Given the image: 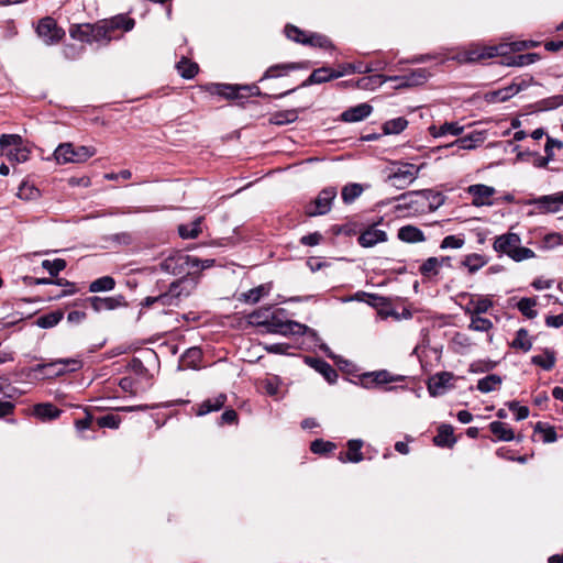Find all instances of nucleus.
<instances>
[{"mask_svg": "<svg viewBox=\"0 0 563 563\" xmlns=\"http://www.w3.org/2000/svg\"><path fill=\"white\" fill-rule=\"evenodd\" d=\"M57 365H71L70 371H78L82 366L79 358H58L49 363H41L33 367L34 372H43L45 368H55Z\"/></svg>", "mask_w": 563, "mask_h": 563, "instance_id": "7c9ffc66", "label": "nucleus"}, {"mask_svg": "<svg viewBox=\"0 0 563 563\" xmlns=\"http://www.w3.org/2000/svg\"><path fill=\"white\" fill-rule=\"evenodd\" d=\"M429 131L434 137L444 136L446 134L460 135L463 132V126L459 125L456 122H445L439 128L435 125L430 126Z\"/></svg>", "mask_w": 563, "mask_h": 563, "instance_id": "2f4dec72", "label": "nucleus"}, {"mask_svg": "<svg viewBox=\"0 0 563 563\" xmlns=\"http://www.w3.org/2000/svg\"><path fill=\"white\" fill-rule=\"evenodd\" d=\"M283 312V309L272 311L268 323L265 327L266 331L284 335L303 333L307 327L296 321L284 320Z\"/></svg>", "mask_w": 563, "mask_h": 563, "instance_id": "423d86ee", "label": "nucleus"}, {"mask_svg": "<svg viewBox=\"0 0 563 563\" xmlns=\"http://www.w3.org/2000/svg\"><path fill=\"white\" fill-rule=\"evenodd\" d=\"M305 44L321 48H329L332 46L330 40L327 36L316 33L307 35Z\"/></svg>", "mask_w": 563, "mask_h": 563, "instance_id": "6e6d98bb", "label": "nucleus"}, {"mask_svg": "<svg viewBox=\"0 0 563 563\" xmlns=\"http://www.w3.org/2000/svg\"><path fill=\"white\" fill-rule=\"evenodd\" d=\"M322 240V234L319 232H313L307 235H303L300 239V243L307 246H316L318 245Z\"/></svg>", "mask_w": 563, "mask_h": 563, "instance_id": "69168bd1", "label": "nucleus"}, {"mask_svg": "<svg viewBox=\"0 0 563 563\" xmlns=\"http://www.w3.org/2000/svg\"><path fill=\"white\" fill-rule=\"evenodd\" d=\"M387 240L388 235L386 231L378 229L377 224H371L361 232L357 242L363 247H373Z\"/></svg>", "mask_w": 563, "mask_h": 563, "instance_id": "dca6fc26", "label": "nucleus"}, {"mask_svg": "<svg viewBox=\"0 0 563 563\" xmlns=\"http://www.w3.org/2000/svg\"><path fill=\"white\" fill-rule=\"evenodd\" d=\"M520 236L516 233H506L495 239L493 247L496 252L507 254L511 260L521 262L534 257V252L521 246Z\"/></svg>", "mask_w": 563, "mask_h": 563, "instance_id": "f03ea898", "label": "nucleus"}, {"mask_svg": "<svg viewBox=\"0 0 563 563\" xmlns=\"http://www.w3.org/2000/svg\"><path fill=\"white\" fill-rule=\"evenodd\" d=\"M196 287V282L189 278H180L169 285L168 291L177 303L188 297Z\"/></svg>", "mask_w": 563, "mask_h": 563, "instance_id": "6ab92c4d", "label": "nucleus"}, {"mask_svg": "<svg viewBox=\"0 0 563 563\" xmlns=\"http://www.w3.org/2000/svg\"><path fill=\"white\" fill-rule=\"evenodd\" d=\"M36 33L47 45L56 44L65 36L64 30L51 16L40 20Z\"/></svg>", "mask_w": 563, "mask_h": 563, "instance_id": "9b49d317", "label": "nucleus"}, {"mask_svg": "<svg viewBox=\"0 0 563 563\" xmlns=\"http://www.w3.org/2000/svg\"><path fill=\"white\" fill-rule=\"evenodd\" d=\"M177 69L181 77L186 79H191L196 76L198 73V65L196 63H192L186 58H183L177 63Z\"/></svg>", "mask_w": 563, "mask_h": 563, "instance_id": "09e8293b", "label": "nucleus"}, {"mask_svg": "<svg viewBox=\"0 0 563 563\" xmlns=\"http://www.w3.org/2000/svg\"><path fill=\"white\" fill-rule=\"evenodd\" d=\"M562 242V236L559 233H549L542 240V246L544 249H552L560 245Z\"/></svg>", "mask_w": 563, "mask_h": 563, "instance_id": "0e129e2a", "label": "nucleus"}, {"mask_svg": "<svg viewBox=\"0 0 563 563\" xmlns=\"http://www.w3.org/2000/svg\"><path fill=\"white\" fill-rule=\"evenodd\" d=\"M539 58L538 54L528 53L516 57L514 64L517 66H525L534 63Z\"/></svg>", "mask_w": 563, "mask_h": 563, "instance_id": "774afa93", "label": "nucleus"}, {"mask_svg": "<svg viewBox=\"0 0 563 563\" xmlns=\"http://www.w3.org/2000/svg\"><path fill=\"white\" fill-rule=\"evenodd\" d=\"M115 287V280L111 276L97 278L89 285L90 292L110 291Z\"/></svg>", "mask_w": 563, "mask_h": 563, "instance_id": "a19ab883", "label": "nucleus"}, {"mask_svg": "<svg viewBox=\"0 0 563 563\" xmlns=\"http://www.w3.org/2000/svg\"><path fill=\"white\" fill-rule=\"evenodd\" d=\"M307 363L319 372L329 383H334L338 378V372L328 362L321 358H307Z\"/></svg>", "mask_w": 563, "mask_h": 563, "instance_id": "b1692460", "label": "nucleus"}, {"mask_svg": "<svg viewBox=\"0 0 563 563\" xmlns=\"http://www.w3.org/2000/svg\"><path fill=\"white\" fill-rule=\"evenodd\" d=\"M343 76V73H334V69L329 67H321L314 69L311 75L300 85L307 87L310 85L323 84L331 79H336Z\"/></svg>", "mask_w": 563, "mask_h": 563, "instance_id": "aec40b11", "label": "nucleus"}, {"mask_svg": "<svg viewBox=\"0 0 563 563\" xmlns=\"http://www.w3.org/2000/svg\"><path fill=\"white\" fill-rule=\"evenodd\" d=\"M373 111V108L368 103H360L355 107H351L341 113V120L343 122H360L366 119Z\"/></svg>", "mask_w": 563, "mask_h": 563, "instance_id": "412c9836", "label": "nucleus"}, {"mask_svg": "<svg viewBox=\"0 0 563 563\" xmlns=\"http://www.w3.org/2000/svg\"><path fill=\"white\" fill-rule=\"evenodd\" d=\"M452 378L453 374L449 372H441L433 375L428 382V391L434 397L442 395Z\"/></svg>", "mask_w": 563, "mask_h": 563, "instance_id": "4be33fe9", "label": "nucleus"}, {"mask_svg": "<svg viewBox=\"0 0 563 563\" xmlns=\"http://www.w3.org/2000/svg\"><path fill=\"white\" fill-rule=\"evenodd\" d=\"M121 423V418L118 415L108 413L97 419V424L100 428L118 429Z\"/></svg>", "mask_w": 563, "mask_h": 563, "instance_id": "4d7b16f0", "label": "nucleus"}, {"mask_svg": "<svg viewBox=\"0 0 563 563\" xmlns=\"http://www.w3.org/2000/svg\"><path fill=\"white\" fill-rule=\"evenodd\" d=\"M300 67H301V65L298 63H285V64L273 65L266 69L263 77L261 78V81H263L265 79L278 78V77L286 76L289 71L299 69Z\"/></svg>", "mask_w": 563, "mask_h": 563, "instance_id": "bb28decb", "label": "nucleus"}, {"mask_svg": "<svg viewBox=\"0 0 563 563\" xmlns=\"http://www.w3.org/2000/svg\"><path fill=\"white\" fill-rule=\"evenodd\" d=\"M271 290V285H260L255 288L250 289L247 292L243 294L245 301L251 303H256L261 300L262 297L268 295Z\"/></svg>", "mask_w": 563, "mask_h": 563, "instance_id": "de8ad7c7", "label": "nucleus"}, {"mask_svg": "<svg viewBox=\"0 0 563 563\" xmlns=\"http://www.w3.org/2000/svg\"><path fill=\"white\" fill-rule=\"evenodd\" d=\"M272 311L271 307H262L249 314V322L253 325L265 328Z\"/></svg>", "mask_w": 563, "mask_h": 563, "instance_id": "58836bf2", "label": "nucleus"}, {"mask_svg": "<svg viewBox=\"0 0 563 563\" xmlns=\"http://www.w3.org/2000/svg\"><path fill=\"white\" fill-rule=\"evenodd\" d=\"M468 328L473 331L487 332L493 328V322L479 314H471V323Z\"/></svg>", "mask_w": 563, "mask_h": 563, "instance_id": "3c124183", "label": "nucleus"}, {"mask_svg": "<svg viewBox=\"0 0 563 563\" xmlns=\"http://www.w3.org/2000/svg\"><path fill=\"white\" fill-rule=\"evenodd\" d=\"M534 432L540 435L544 443H552L558 439L555 429L545 422H538L534 427Z\"/></svg>", "mask_w": 563, "mask_h": 563, "instance_id": "ea45409f", "label": "nucleus"}, {"mask_svg": "<svg viewBox=\"0 0 563 563\" xmlns=\"http://www.w3.org/2000/svg\"><path fill=\"white\" fill-rule=\"evenodd\" d=\"M507 45L484 46L481 48L470 49L466 53V60L478 62L482 59H488L498 55L507 54Z\"/></svg>", "mask_w": 563, "mask_h": 563, "instance_id": "a211bd4d", "label": "nucleus"}, {"mask_svg": "<svg viewBox=\"0 0 563 563\" xmlns=\"http://www.w3.org/2000/svg\"><path fill=\"white\" fill-rule=\"evenodd\" d=\"M335 449V444L330 441L317 439L311 442L310 450L316 454H324L332 452Z\"/></svg>", "mask_w": 563, "mask_h": 563, "instance_id": "13d9d810", "label": "nucleus"}, {"mask_svg": "<svg viewBox=\"0 0 563 563\" xmlns=\"http://www.w3.org/2000/svg\"><path fill=\"white\" fill-rule=\"evenodd\" d=\"M488 263L485 255L478 253H471L463 257L461 266L465 267L470 274H475Z\"/></svg>", "mask_w": 563, "mask_h": 563, "instance_id": "cd10ccee", "label": "nucleus"}, {"mask_svg": "<svg viewBox=\"0 0 563 563\" xmlns=\"http://www.w3.org/2000/svg\"><path fill=\"white\" fill-rule=\"evenodd\" d=\"M397 236L406 243H420L426 241L424 233L415 225L407 224L398 230Z\"/></svg>", "mask_w": 563, "mask_h": 563, "instance_id": "5701e85b", "label": "nucleus"}, {"mask_svg": "<svg viewBox=\"0 0 563 563\" xmlns=\"http://www.w3.org/2000/svg\"><path fill=\"white\" fill-rule=\"evenodd\" d=\"M362 446H363V442L361 440H350L347 442V452L340 453L339 460L343 463L361 462L363 460V453L361 452Z\"/></svg>", "mask_w": 563, "mask_h": 563, "instance_id": "393cba45", "label": "nucleus"}, {"mask_svg": "<svg viewBox=\"0 0 563 563\" xmlns=\"http://www.w3.org/2000/svg\"><path fill=\"white\" fill-rule=\"evenodd\" d=\"M553 146H556V147H562L563 144L561 141H554L550 137H548V142H547V145H545V156L544 157H541L538 159V166L539 167H544L548 162L551 159L552 155H553Z\"/></svg>", "mask_w": 563, "mask_h": 563, "instance_id": "052dcab7", "label": "nucleus"}, {"mask_svg": "<svg viewBox=\"0 0 563 563\" xmlns=\"http://www.w3.org/2000/svg\"><path fill=\"white\" fill-rule=\"evenodd\" d=\"M429 195H431V190H418V191H409L406 194H401L396 198L397 201H401L397 206V209H412L415 211H419V208L416 205H424L427 200H429Z\"/></svg>", "mask_w": 563, "mask_h": 563, "instance_id": "f3484780", "label": "nucleus"}, {"mask_svg": "<svg viewBox=\"0 0 563 563\" xmlns=\"http://www.w3.org/2000/svg\"><path fill=\"white\" fill-rule=\"evenodd\" d=\"M530 78L516 77L508 86L486 92L484 99L488 103L505 102L528 88L530 86Z\"/></svg>", "mask_w": 563, "mask_h": 563, "instance_id": "0eeeda50", "label": "nucleus"}, {"mask_svg": "<svg viewBox=\"0 0 563 563\" xmlns=\"http://www.w3.org/2000/svg\"><path fill=\"white\" fill-rule=\"evenodd\" d=\"M528 205L533 206L538 213H555L563 206V192L530 199Z\"/></svg>", "mask_w": 563, "mask_h": 563, "instance_id": "f8f14e48", "label": "nucleus"}, {"mask_svg": "<svg viewBox=\"0 0 563 563\" xmlns=\"http://www.w3.org/2000/svg\"><path fill=\"white\" fill-rule=\"evenodd\" d=\"M30 151L25 147H16L9 152L8 157L11 162L24 163L29 159Z\"/></svg>", "mask_w": 563, "mask_h": 563, "instance_id": "e2e57ef3", "label": "nucleus"}, {"mask_svg": "<svg viewBox=\"0 0 563 563\" xmlns=\"http://www.w3.org/2000/svg\"><path fill=\"white\" fill-rule=\"evenodd\" d=\"M63 316L64 314L62 311H53L38 317L36 324L42 329L53 328L58 324V322L63 319Z\"/></svg>", "mask_w": 563, "mask_h": 563, "instance_id": "a18cd8bd", "label": "nucleus"}, {"mask_svg": "<svg viewBox=\"0 0 563 563\" xmlns=\"http://www.w3.org/2000/svg\"><path fill=\"white\" fill-rule=\"evenodd\" d=\"M402 376H395L390 372L386 369L368 372L363 374L361 382L362 385L366 388H373L376 386H380L384 384L402 380Z\"/></svg>", "mask_w": 563, "mask_h": 563, "instance_id": "2eb2a0df", "label": "nucleus"}, {"mask_svg": "<svg viewBox=\"0 0 563 563\" xmlns=\"http://www.w3.org/2000/svg\"><path fill=\"white\" fill-rule=\"evenodd\" d=\"M363 192V187L360 184H347L342 188L341 197L344 203H352Z\"/></svg>", "mask_w": 563, "mask_h": 563, "instance_id": "79ce46f5", "label": "nucleus"}, {"mask_svg": "<svg viewBox=\"0 0 563 563\" xmlns=\"http://www.w3.org/2000/svg\"><path fill=\"white\" fill-rule=\"evenodd\" d=\"M428 76H429V74L426 69L418 68V69L410 70L409 73H407L402 76H394V77H388L385 79H383V77L380 75H376V76H372V77H364L358 80L357 85L361 88H366V87H368L369 84L382 85L386 80H393V81H398L399 87H412V86L423 84L427 80Z\"/></svg>", "mask_w": 563, "mask_h": 563, "instance_id": "20e7f679", "label": "nucleus"}, {"mask_svg": "<svg viewBox=\"0 0 563 563\" xmlns=\"http://www.w3.org/2000/svg\"><path fill=\"white\" fill-rule=\"evenodd\" d=\"M97 153L93 146L75 147L73 143H62L54 151V158L58 164L84 163Z\"/></svg>", "mask_w": 563, "mask_h": 563, "instance_id": "39448f33", "label": "nucleus"}, {"mask_svg": "<svg viewBox=\"0 0 563 563\" xmlns=\"http://www.w3.org/2000/svg\"><path fill=\"white\" fill-rule=\"evenodd\" d=\"M421 167L411 163H395L389 168L386 183L397 189H405L418 178Z\"/></svg>", "mask_w": 563, "mask_h": 563, "instance_id": "7ed1b4c3", "label": "nucleus"}, {"mask_svg": "<svg viewBox=\"0 0 563 563\" xmlns=\"http://www.w3.org/2000/svg\"><path fill=\"white\" fill-rule=\"evenodd\" d=\"M66 261L63 258H55L53 261L45 260L42 262V267L48 272L52 277H56L59 272L66 268Z\"/></svg>", "mask_w": 563, "mask_h": 563, "instance_id": "8fccbe9b", "label": "nucleus"}, {"mask_svg": "<svg viewBox=\"0 0 563 563\" xmlns=\"http://www.w3.org/2000/svg\"><path fill=\"white\" fill-rule=\"evenodd\" d=\"M201 220L198 218L191 223L180 224L178 227V233L183 239H196L201 233Z\"/></svg>", "mask_w": 563, "mask_h": 563, "instance_id": "4c0bfd02", "label": "nucleus"}, {"mask_svg": "<svg viewBox=\"0 0 563 563\" xmlns=\"http://www.w3.org/2000/svg\"><path fill=\"white\" fill-rule=\"evenodd\" d=\"M433 441L438 446H452L455 443L453 428L449 424H442Z\"/></svg>", "mask_w": 563, "mask_h": 563, "instance_id": "72a5a7b5", "label": "nucleus"}, {"mask_svg": "<svg viewBox=\"0 0 563 563\" xmlns=\"http://www.w3.org/2000/svg\"><path fill=\"white\" fill-rule=\"evenodd\" d=\"M511 346L514 349L522 350L523 352H528L531 349L532 344L529 338V333L526 329L521 328L517 331Z\"/></svg>", "mask_w": 563, "mask_h": 563, "instance_id": "49530a36", "label": "nucleus"}, {"mask_svg": "<svg viewBox=\"0 0 563 563\" xmlns=\"http://www.w3.org/2000/svg\"><path fill=\"white\" fill-rule=\"evenodd\" d=\"M485 140L483 132H473L468 135L457 139L454 144L462 150H473L481 145Z\"/></svg>", "mask_w": 563, "mask_h": 563, "instance_id": "473e14b6", "label": "nucleus"}, {"mask_svg": "<svg viewBox=\"0 0 563 563\" xmlns=\"http://www.w3.org/2000/svg\"><path fill=\"white\" fill-rule=\"evenodd\" d=\"M286 36L297 43L305 44L307 34L295 25H287L285 27Z\"/></svg>", "mask_w": 563, "mask_h": 563, "instance_id": "680f3d73", "label": "nucleus"}, {"mask_svg": "<svg viewBox=\"0 0 563 563\" xmlns=\"http://www.w3.org/2000/svg\"><path fill=\"white\" fill-rule=\"evenodd\" d=\"M489 430L499 441H511L515 438L514 430L507 423L501 421L490 422Z\"/></svg>", "mask_w": 563, "mask_h": 563, "instance_id": "c756f323", "label": "nucleus"}, {"mask_svg": "<svg viewBox=\"0 0 563 563\" xmlns=\"http://www.w3.org/2000/svg\"><path fill=\"white\" fill-rule=\"evenodd\" d=\"M537 305L533 298H521L517 303L519 311L529 319H533L537 316L534 307Z\"/></svg>", "mask_w": 563, "mask_h": 563, "instance_id": "864d4df0", "label": "nucleus"}, {"mask_svg": "<svg viewBox=\"0 0 563 563\" xmlns=\"http://www.w3.org/2000/svg\"><path fill=\"white\" fill-rule=\"evenodd\" d=\"M134 27V20L124 15H117L110 20L100 21L97 24H79L69 29L73 38L89 44L107 45L112 40L119 38L120 30L128 32Z\"/></svg>", "mask_w": 563, "mask_h": 563, "instance_id": "f257e3e1", "label": "nucleus"}, {"mask_svg": "<svg viewBox=\"0 0 563 563\" xmlns=\"http://www.w3.org/2000/svg\"><path fill=\"white\" fill-rule=\"evenodd\" d=\"M199 258L180 252L174 253L161 263V268L173 275L184 274L187 269L198 267Z\"/></svg>", "mask_w": 563, "mask_h": 563, "instance_id": "6e6552de", "label": "nucleus"}, {"mask_svg": "<svg viewBox=\"0 0 563 563\" xmlns=\"http://www.w3.org/2000/svg\"><path fill=\"white\" fill-rule=\"evenodd\" d=\"M493 307V301L487 297H478L476 300H471L465 308V312L470 314H482L487 312Z\"/></svg>", "mask_w": 563, "mask_h": 563, "instance_id": "c9c22d12", "label": "nucleus"}, {"mask_svg": "<svg viewBox=\"0 0 563 563\" xmlns=\"http://www.w3.org/2000/svg\"><path fill=\"white\" fill-rule=\"evenodd\" d=\"M495 192L494 187L484 184L471 185L467 188V194L472 196V203L476 207L492 206Z\"/></svg>", "mask_w": 563, "mask_h": 563, "instance_id": "4468645a", "label": "nucleus"}, {"mask_svg": "<svg viewBox=\"0 0 563 563\" xmlns=\"http://www.w3.org/2000/svg\"><path fill=\"white\" fill-rule=\"evenodd\" d=\"M38 195V190L33 186L22 184L19 188L18 196L20 198L30 199Z\"/></svg>", "mask_w": 563, "mask_h": 563, "instance_id": "338daca9", "label": "nucleus"}, {"mask_svg": "<svg viewBox=\"0 0 563 563\" xmlns=\"http://www.w3.org/2000/svg\"><path fill=\"white\" fill-rule=\"evenodd\" d=\"M227 402V395L225 394H219L218 396L213 398L206 399L199 405V408L197 410L198 416H205L207 413L218 411L224 407Z\"/></svg>", "mask_w": 563, "mask_h": 563, "instance_id": "a878e982", "label": "nucleus"}, {"mask_svg": "<svg viewBox=\"0 0 563 563\" xmlns=\"http://www.w3.org/2000/svg\"><path fill=\"white\" fill-rule=\"evenodd\" d=\"M442 266L443 261L438 260V257H429L421 264L419 272L422 276L430 278L437 276Z\"/></svg>", "mask_w": 563, "mask_h": 563, "instance_id": "e433bc0d", "label": "nucleus"}, {"mask_svg": "<svg viewBox=\"0 0 563 563\" xmlns=\"http://www.w3.org/2000/svg\"><path fill=\"white\" fill-rule=\"evenodd\" d=\"M34 416L43 421L57 419L62 410L51 402L37 404L33 409Z\"/></svg>", "mask_w": 563, "mask_h": 563, "instance_id": "c85d7f7f", "label": "nucleus"}, {"mask_svg": "<svg viewBox=\"0 0 563 563\" xmlns=\"http://www.w3.org/2000/svg\"><path fill=\"white\" fill-rule=\"evenodd\" d=\"M465 244V238L463 234L459 235H448L445 236L440 244L441 250L446 249H461Z\"/></svg>", "mask_w": 563, "mask_h": 563, "instance_id": "5fc2aeb1", "label": "nucleus"}, {"mask_svg": "<svg viewBox=\"0 0 563 563\" xmlns=\"http://www.w3.org/2000/svg\"><path fill=\"white\" fill-rule=\"evenodd\" d=\"M408 125V121L402 118H395L384 123L383 130L385 134H398L402 132Z\"/></svg>", "mask_w": 563, "mask_h": 563, "instance_id": "c03bdc74", "label": "nucleus"}, {"mask_svg": "<svg viewBox=\"0 0 563 563\" xmlns=\"http://www.w3.org/2000/svg\"><path fill=\"white\" fill-rule=\"evenodd\" d=\"M297 119L298 113L296 110H285L273 113L269 121L273 124L283 125L295 122Z\"/></svg>", "mask_w": 563, "mask_h": 563, "instance_id": "37998d69", "label": "nucleus"}, {"mask_svg": "<svg viewBox=\"0 0 563 563\" xmlns=\"http://www.w3.org/2000/svg\"><path fill=\"white\" fill-rule=\"evenodd\" d=\"M352 299H355V300H358V301H366V302H368L372 306H378V305H380L385 300L384 297H380V296H377V295H373V294H367V292H364V291L356 292L349 300H352Z\"/></svg>", "mask_w": 563, "mask_h": 563, "instance_id": "bf43d9fd", "label": "nucleus"}, {"mask_svg": "<svg viewBox=\"0 0 563 563\" xmlns=\"http://www.w3.org/2000/svg\"><path fill=\"white\" fill-rule=\"evenodd\" d=\"M87 301L90 303L95 312H101L107 310H115L118 308L126 307L128 302L122 295L111 297H89Z\"/></svg>", "mask_w": 563, "mask_h": 563, "instance_id": "ddd939ff", "label": "nucleus"}, {"mask_svg": "<svg viewBox=\"0 0 563 563\" xmlns=\"http://www.w3.org/2000/svg\"><path fill=\"white\" fill-rule=\"evenodd\" d=\"M338 195L335 187L322 189L316 199L306 206V214L309 217L323 216L330 212L332 202Z\"/></svg>", "mask_w": 563, "mask_h": 563, "instance_id": "1a4fd4ad", "label": "nucleus"}, {"mask_svg": "<svg viewBox=\"0 0 563 563\" xmlns=\"http://www.w3.org/2000/svg\"><path fill=\"white\" fill-rule=\"evenodd\" d=\"M534 365L542 367L543 369H551L554 366L555 357L552 352H544L543 354L534 355L531 358Z\"/></svg>", "mask_w": 563, "mask_h": 563, "instance_id": "603ef678", "label": "nucleus"}, {"mask_svg": "<svg viewBox=\"0 0 563 563\" xmlns=\"http://www.w3.org/2000/svg\"><path fill=\"white\" fill-rule=\"evenodd\" d=\"M501 383H503V379L499 375L490 374V375H487V376L481 378L477 382V389L484 394L490 393V391L499 389Z\"/></svg>", "mask_w": 563, "mask_h": 563, "instance_id": "f704fd0d", "label": "nucleus"}, {"mask_svg": "<svg viewBox=\"0 0 563 563\" xmlns=\"http://www.w3.org/2000/svg\"><path fill=\"white\" fill-rule=\"evenodd\" d=\"M214 92L227 99H242L249 96H262V92L256 85L240 86L219 84L216 85Z\"/></svg>", "mask_w": 563, "mask_h": 563, "instance_id": "9d476101", "label": "nucleus"}]
</instances>
